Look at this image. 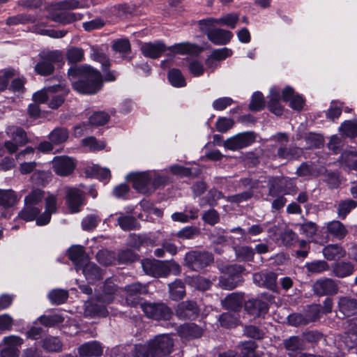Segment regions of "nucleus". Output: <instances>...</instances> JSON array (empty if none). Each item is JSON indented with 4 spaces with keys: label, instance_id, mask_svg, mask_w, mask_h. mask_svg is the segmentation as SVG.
<instances>
[{
    "label": "nucleus",
    "instance_id": "nucleus-1",
    "mask_svg": "<svg viewBox=\"0 0 357 357\" xmlns=\"http://www.w3.org/2000/svg\"><path fill=\"white\" fill-rule=\"evenodd\" d=\"M68 73L73 89L79 93L93 94L99 91L102 87L100 73L90 66H73L68 70Z\"/></svg>",
    "mask_w": 357,
    "mask_h": 357
},
{
    "label": "nucleus",
    "instance_id": "nucleus-2",
    "mask_svg": "<svg viewBox=\"0 0 357 357\" xmlns=\"http://www.w3.org/2000/svg\"><path fill=\"white\" fill-rule=\"evenodd\" d=\"M174 340L168 334L156 335L147 344H138L135 347V357H165L173 349Z\"/></svg>",
    "mask_w": 357,
    "mask_h": 357
},
{
    "label": "nucleus",
    "instance_id": "nucleus-3",
    "mask_svg": "<svg viewBox=\"0 0 357 357\" xmlns=\"http://www.w3.org/2000/svg\"><path fill=\"white\" fill-rule=\"evenodd\" d=\"M38 56L40 60L34 66V71L40 76H49L52 75L55 69L54 64L62 63L63 56L59 50L43 51Z\"/></svg>",
    "mask_w": 357,
    "mask_h": 357
},
{
    "label": "nucleus",
    "instance_id": "nucleus-4",
    "mask_svg": "<svg viewBox=\"0 0 357 357\" xmlns=\"http://www.w3.org/2000/svg\"><path fill=\"white\" fill-rule=\"evenodd\" d=\"M245 271L241 265L233 264L225 267L223 275L220 277L218 285L224 289L231 290L242 282L241 273Z\"/></svg>",
    "mask_w": 357,
    "mask_h": 357
},
{
    "label": "nucleus",
    "instance_id": "nucleus-5",
    "mask_svg": "<svg viewBox=\"0 0 357 357\" xmlns=\"http://www.w3.org/2000/svg\"><path fill=\"white\" fill-rule=\"evenodd\" d=\"M186 266L192 271H199L213 261V255L205 251H191L185 257Z\"/></svg>",
    "mask_w": 357,
    "mask_h": 357
},
{
    "label": "nucleus",
    "instance_id": "nucleus-6",
    "mask_svg": "<svg viewBox=\"0 0 357 357\" xmlns=\"http://www.w3.org/2000/svg\"><path fill=\"white\" fill-rule=\"evenodd\" d=\"M139 306L146 316L153 319L168 320L172 314L171 309L162 303H144Z\"/></svg>",
    "mask_w": 357,
    "mask_h": 357
},
{
    "label": "nucleus",
    "instance_id": "nucleus-7",
    "mask_svg": "<svg viewBox=\"0 0 357 357\" xmlns=\"http://www.w3.org/2000/svg\"><path fill=\"white\" fill-rule=\"evenodd\" d=\"M255 141L254 133L245 132L228 138L223 142L222 145L226 149L234 151L250 146Z\"/></svg>",
    "mask_w": 357,
    "mask_h": 357
},
{
    "label": "nucleus",
    "instance_id": "nucleus-8",
    "mask_svg": "<svg viewBox=\"0 0 357 357\" xmlns=\"http://www.w3.org/2000/svg\"><path fill=\"white\" fill-rule=\"evenodd\" d=\"M312 290L319 296L335 295L339 290L338 282L328 278H320L313 284Z\"/></svg>",
    "mask_w": 357,
    "mask_h": 357
},
{
    "label": "nucleus",
    "instance_id": "nucleus-9",
    "mask_svg": "<svg viewBox=\"0 0 357 357\" xmlns=\"http://www.w3.org/2000/svg\"><path fill=\"white\" fill-rule=\"evenodd\" d=\"M278 192L290 195L296 192V188L293 181L289 178H273L270 181L269 193L271 196H275Z\"/></svg>",
    "mask_w": 357,
    "mask_h": 357
},
{
    "label": "nucleus",
    "instance_id": "nucleus-10",
    "mask_svg": "<svg viewBox=\"0 0 357 357\" xmlns=\"http://www.w3.org/2000/svg\"><path fill=\"white\" fill-rule=\"evenodd\" d=\"M206 30H201L204 32L208 39L216 45H224L227 44L233 37V33L222 29H211L213 26H204Z\"/></svg>",
    "mask_w": 357,
    "mask_h": 357
},
{
    "label": "nucleus",
    "instance_id": "nucleus-11",
    "mask_svg": "<svg viewBox=\"0 0 357 357\" xmlns=\"http://www.w3.org/2000/svg\"><path fill=\"white\" fill-rule=\"evenodd\" d=\"M75 167V163L70 157L62 155L56 156L52 160V169L54 172L61 176L70 174Z\"/></svg>",
    "mask_w": 357,
    "mask_h": 357
},
{
    "label": "nucleus",
    "instance_id": "nucleus-12",
    "mask_svg": "<svg viewBox=\"0 0 357 357\" xmlns=\"http://www.w3.org/2000/svg\"><path fill=\"white\" fill-rule=\"evenodd\" d=\"M239 16L236 13H228L218 19L208 18L199 22L201 30H206L204 26H214L216 24L225 25L231 29H234L238 21Z\"/></svg>",
    "mask_w": 357,
    "mask_h": 357
},
{
    "label": "nucleus",
    "instance_id": "nucleus-13",
    "mask_svg": "<svg viewBox=\"0 0 357 357\" xmlns=\"http://www.w3.org/2000/svg\"><path fill=\"white\" fill-rule=\"evenodd\" d=\"M3 343L5 347L1 351V357L19 356L18 347L23 344V340L20 337L16 335L5 337Z\"/></svg>",
    "mask_w": 357,
    "mask_h": 357
},
{
    "label": "nucleus",
    "instance_id": "nucleus-14",
    "mask_svg": "<svg viewBox=\"0 0 357 357\" xmlns=\"http://www.w3.org/2000/svg\"><path fill=\"white\" fill-rule=\"evenodd\" d=\"M128 178L132 181L133 188L137 191L144 194L149 192L148 185L152 178L151 172L132 173L128 175Z\"/></svg>",
    "mask_w": 357,
    "mask_h": 357
},
{
    "label": "nucleus",
    "instance_id": "nucleus-15",
    "mask_svg": "<svg viewBox=\"0 0 357 357\" xmlns=\"http://www.w3.org/2000/svg\"><path fill=\"white\" fill-rule=\"evenodd\" d=\"M125 297L128 305H136L137 298L142 294L148 293L147 286L139 282L128 284L124 288Z\"/></svg>",
    "mask_w": 357,
    "mask_h": 357
},
{
    "label": "nucleus",
    "instance_id": "nucleus-16",
    "mask_svg": "<svg viewBox=\"0 0 357 357\" xmlns=\"http://www.w3.org/2000/svg\"><path fill=\"white\" fill-rule=\"evenodd\" d=\"M244 309L250 315L261 317L268 312V305L266 301L259 298H252L245 303Z\"/></svg>",
    "mask_w": 357,
    "mask_h": 357
},
{
    "label": "nucleus",
    "instance_id": "nucleus-17",
    "mask_svg": "<svg viewBox=\"0 0 357 357\" xmlns=\"http://www.w3.org/2000/svg\"><path fill=\"white\" fill-rule=\"evenodd\" d=\"M253 282L259 287H266L271 291H275L277 287V277L272 272L255 273L252 276Z\"/></svg>",
    "mask_w": 357,
    "mask_h": 357
},
{
    "label": "nucleus",
    "instance_id": "nucleus-18",
    "mask_svg": "<svg viewBox=\"0 0 357 357\" xmlns=\"http://www.w3.org/2000/svg\"><path fill=\"white\" fill-rule=\"evenodd\" d=\"M199 313L197 303L192 301H186L178 304L176 314L182 319H195Z\"/></svg>",
    "mask_w": 357,
    "mask_h": 357
},
{
    "label": "nucleus",
    "instance_id": "nucleus-19",
    "mask_svg": "<svg viewBox=\"0 0 357 357\" xmlns=\"http://www.w3.org/2000/svg\"><path fill=\"white\" fill-rule=\"evenodd\" d=\"M142 266L144 273L153 277L165 276V266L164 261L144 259L142 261Z\"/></svg>",
    "mask_w": 357,
    "mask_h": 357
},
{
    "label": "nucleus",
    "instance_id": "nucleus-20",
    "mask_svg": "<svg viewBox=\"0 0 357 357\" xmlns=\"http://www.w3.org/2000/svg\"><path fill=\"white\" fill-rule=\"evenodd\" d=\"M49 17L55 22L62 24H68L81 20L83 17V15L79 13L70 11H60L52 13Z\"/></svg>",
    "mask_w": 357,
    "mask_h": 357
},
{
    "label": "nucleus",
    "instance_id": "nucleus-21",
    "mask_svg": "<svg viewBox=\"0 0 357 357\" xmlns=\"http://www.w3.org/2000/svg\"><path fill=\"white\" fill-rule=\"evenodd\" d=\"M78 353L81 357H96L103 354V347L96 341L86 342L78 348Z\"/></svg>",
    "mask_w": 357,
    "mask_h": 357
},
{
    "label": "nucleus",
    "instance_id": "nucleus-22",
    "mask_svg": "<svg viewBox=\"0 0 357 357\" xmlns=\"http://www.w3.org/2000/svg\"><path fill=\"white\" fill-rule=\"evenodd\" d=\"M56 211V198L51 195L45 199V211L36 219V224L39 226L47 225L51 218V215Z\"/></svg>",
    "mask_w": 357,
    "mask_h": 357
},
{
    "label": "nucleus",
    "instance_id": "nucleus-23",
    "mask_svg": "<svg viewBox=\"0 0 357 357\" xmlns=\"http://www.w3.org/2000/svg\"><path fill=\"white\" fill-rule=\"evenodd\" d=\"M140 50L144 56L151 59H157L166 50V47L160 42L145 43L142 44Z\"/></svg>",
    "mask_w": 357,
    "mask_h": 357
},
{
    "label": "nucleus",
    "instance_id": "nucleus-24",
    "mask_svg": "<svg viewBox=\"0 0 357 357\" xmlns=\"http://www.w3.org/2000/svg\"><path fill=\"white\" fill-rule=\"evenodd\" d=\"M67 204L72 213L79 211V207L83 204L84 195L76 188H70L67 192Z\"/></svg>",
    "mask_w": 357,
    "mask_h": 357
},
{
    "label": "nucleus",
    "instance_id": "nucleus-25",
    "mask_svg": "<svg viewBox=\"0 0 357 357\" xmlns=\"http://www.w3.org/2000/svg\"><path fill=\"white\" fill-rule=\"evenodd\" d=\"M117 290L118 287L116 284H114L111 278L106 280L103 285L102 293L97 298L98 301L110 303L114 300V295L117 292Z\"/></svg>",
    "mask_w": 357,
    "mask_h": 357
},
{
    "label": "nucleus",
    "instance_id": "nucleus-26",
    "mask_svg": "<svg viewBox=\"0 0 357 357\" xmlns=\"http://www.w3.org/2000/svg\"><path fill=\"white\" fill-rule=\"evenodd\" d=\"M68 255L77 269L81 268L82 265L88 261L87 255L85 253L83 247L79 245L70 247L68 250Z\"/></svg>",
    "mask_w": 357,
    "mask_h": 357
},
{
    "label": "nucleus",
    "instance_id": "nucleus-27",
    "mask_svg": "<svg viewBox=\"0 0 357 357\" xmlns=\"http://www.w3.org/2000/svg\"><path fill=\"white\" fill-rule=\"evenodd\" d=\"M243 301V294L234 292L229 294L222 300L221 303L222 307L225 309L232 311H238L241 308Z\"/></svg>",
    "mask_w": 357,
    "mask_h": 357
},
{
    "label": "nucleus",
    "instance_id": "nucleus-28",
    "mask_svg": "<svg viewBox=\"0 0 357 357\" xmlns=\"http://www.w3.org/2000/svg\"><path fill=\"white\" fill-rule=\"evenodd\" d=\"M338 308L344 316H352L357 312V301L347 296L340 297Z\"/></svg>",
    "mask_w": 357,
    "mask_h": 357
},
{
    "label": "nucleus",
    "instance_id": "nucleus-29",
    "mask_svg": "<svg viewBox=\"0 0 357 357\" xmlns=\"http://www.w3.org/2000/svg\"><path fill=\"white\" fill-rule=\"evenodd\" d=\"M282 99L284 101L289 102L290 107L294 109L301 110L303 105V99L298 94H295L294 89L287 86L282 91Z\"/></svg>",
    "mask_w": 357,
    "mask_h": 357
},
{
    "label": "nucleus",
    "instance_id": "nucleus-30",
    "mask_svg": "<svg viewBox=\"0 0 357 357\" xmlns=\"http://www.w3.org/2000/svg\"><path fill=\"white\" fill-rule=\"evenodd\" d=\"M283 344L289 357H293L296 353L305 348L303 340L298 336H291L285 339L283 341Z\"/></svg>",
    "mask_w": 357,
    "mask_h": 357
},
{
    "label": "nucleus",
    "instance_id": "nucleus-31",
    "mask_svg": "<svg viewBox=\"0 0 357 357\" xmlns=\"http://www.w3.org/2000/svg\"><path fill=\"white\" fill-rule=\"evenodd\" d=\"M64 88L65 86L62 83L45 87L42 90L38 91L33 94V100L36 102V103L38 104L43 103L46 102L47 99L50 98V93L63 91Z\"/></svg>",
    "mask_w": 357,
    "mask_h": 357
},
{
    "label": "nucleus",
    "instance_id": "nucleus-32",
    "mask_svg": "<svg viewBox=\"0 0 357 357\" xmlns=\"http://www.w3.org/2000/svg\"><path fill=\"white\" fill-rule=\"evenodd\" d=\"M327 233L337 240H342L348 234L346 227L338 220L326 223Z\"/></svg>",
    "mask_w": 357,
    "mask_h": 357
},
{
    "label": "nucleus",
    "instance_id": "nucleus-33",
    "mask_svg": "<svg viewBox=\"0 0 357 357\" xmlns=\"http://www.w3.org/2000/svg\"><path fill=\"white\" fill-rule=\"evenodd\" d=\"M177 332L183 338H196L202 335V329L194 323L181 325Z\"/></svg>",
    "mask_w": 357,
    "mask_h": 357
},
{
    "label": "nucleus",
    "instance_id": "nucleus-34",
    "mask_svg": "<svg viewBox=\"0 0 357 357\" xmlns=\"http://www.w3.org/2000/svg\"><path fill=\"white\" fill-rule=\"evenodd\" d=\"M324 257L329 261L337 260L346 255L345 250L337 244H330L323 249Z\"/></svg>",
    "mask_w": 357,
    "mask_h": 357
},
{
    "label": "nucleus",
    "instance_id": "nucleus-35",
    "mask_svg": "<svg viewBox=\"0 0 357 357\" xmlns=\"http://www.w3.org/2000/svg\"><path fill=\"white\" fill-rule=\"evenodd\" d=\"M84 316L89 317H102L108 314V311L105 305L98 303H86L85 304Z\"/></svg>",
    "mask_w": 357,
    "mask_h": 357
},
{
    "label": "nucleus",
    "instance_id": "nucleus-36",
    "mask_svg": "<svg viewBox=\"0 0 357 357\" xmlns=\"http://www.w3.org/2000/svg\"><path fill=\"white\" fill-rule=\"evenodd\" d=\"M20 200L17 193L11 190H1L0 189V205L9 208L15 205Z\"/></svg>",
    "mask_w": 357,
    "mask_h": 357
},
{
    "label": "nucleus",
    "instance_id": "nucleus-37",
    "mask_svg": "<svg viewBox=\"0 0 357 357\" xmlns=\"http://www.w3.org/2000/svg\"><path fill=\"white\" fill-rule=\"evenodd\" d=\"M6 133L8 137L19 144L20 146L27 142V137L25 131L17 126H10L6 129Z\"/></svg>",
    "mask_w": 357,
    "mask_h": 357
},
{
    "label": "nucleus",
    "instance_id": "nucleus-38",
    "mask_svg": "<svg viewBox=\"0 0 357 357\" xmlns=\"http://www.w3.org/2000/svg\"><path fill=\"white\" fill-rule=\"evenodd\" d=\"M117 218V223L123 231L137 229L139 228V224L136 218L131 215H126L123 213H119Z\"/></svg>",
    "mask_w": 357,
    "mask_h": 357
},
{
    "label": "nucleus",
    "instance_id": "nucleus-39",
    "mask_svg": "<svg viewBox=\"0 0 357 357\" xmlns=\"http://www.w3.org/2000/svg\"><path fill=\"white\" fill-rule=\"evenodd\" d=\"M280 93L276 89H271L269 95L268 107L276 115H280L282 112V107L280 104Z\"/></svg>",
    "mask_w": 357,
    "mask_h": 357
},
{
    "label": "nucleus",
    "instance_id": "nucleus-40",
    "mask_svg": "<svg viewBox=\"0 0 357 357\" xmlns=\"http://www.w3.org/2000/svg\"><path fill=\"white\" fill-rule=\"evenodd\" d=\"M333 271L335 276L345 278L353 274L354 266L351 262L341 261L334 265Z\"/></svg>",
    "mask_w": 357,
    "mask_h": 357
},
{
    "label": "nucleus",
    "instance_id": "nucleus-41",
    "mask_svg": "<svg viewBox=\"0 0 357 357\" xmlns=\"http://www.w3.org/2000/svg\"><path fill=\"white\" fill-rule=\"evenodd\" d=\"M169 291L172 300L178 301L182 299L185 294L183 282L180 280H176L172 283L169 284Z\"/></svg>",
    "mask_w": 357,
    "mask_h": 357
},
{
    "label": "nucleus",
    "instance_id": "nucleus-42",
    "mask_svg": "<svg viewBox=\"0 0 357 357\" xmlns=\"http://www.w3.org/2000/svg\"><path fill=\"white\" fill-rule=\"evenodd\" d=\"M82 273L87 280H97L101 278L102 273L98 267L93 263L88 261L81 267Z\"/></svg>",
    "mask_w": 357,
    "mask_h": 357
},
{
    "label": "nucleus",
    "instance_id": "nucleus-43",
    "mask_svg": "<svg viewBox=\"0 0 357 357\" xmlns=\"http://www.w3.org/2000/svg\"><path fill=\"white\" fill-rule=\"evenodd\" d=\"M342 165L348 167L350 169H357V151H345L340 157Z\"/></svg>",
    "mask_w": 357,
    "mask_h": 357
},
{
    "label": "nucleus",
    "instance_id": "nucleus-44",
    "mask_svg": "<svg viewBox=\"0 0 357 357\" xmlns=\"http://www.w3.org/2000/svg\"><path fill=\"white\" fill-rule=\"evenodd\" d=\"M42 347L48 351L59 352L61 351L62 343L58 337L49 336L43 340Z\"/></svg>",
    "mask_w": 357,
    "mask_h": 357
},
{
    "label": "nucleus",
    "instance_id": "nucleus-45",
    "mask_svg": "<svg viewBox=\"0 0 357 357\" xmlns=\"http://www.w3.org/2000/svg\"><path fill=\"white\" fill-rule=\"evenodd\" d=\"M40 212V208L29 204H26L24 208L19 213V218L25 221H32L36 219Z\"/></svg>",
    "mask_w": 357,
    "mask_h": 357
},
{
    "label": "nucleus",
    "instance_id": "nucleus-46",
    "mask_svg": "<svg viewBox=\"0 0 357 357\" xmlns=\"http://www.w3.org/2000/svg\"><path fill=\"white\" fill-rule=\"evenodd\" d=\"M172 52L180 54H192L198 52V47L189 43L175 44L169 48Z\"/></svg>",
    "mask_w": 357,
    "mask_h": 357
},
{
    "label": "nucleus",
    "instance_id": "nucleus-47",
    "mask_svg": "<svg viewBox=\"0 0 357 357\" xmlns=\"http://www.w3.org/2000/svg\"><path fill=\"white\" fill-rule=\"evenodd\" d=\"M200 234L199 228L195 226H188L179 230L176 236L182 240H190L199 236Z\"/></svg>",
    "mask_w": 357,
    "mask_h": 357
},
{
    "label": "nucleus",
    "instance_id": "nucleus-48",
    "mask_svg": "<svg viewBox=\"0 0 357 357\" xmlns=\"http://www.w3.org/2000/svg\"><path fill=\"white\" fill-rule=\"evenodd\" d=\"M68 137V132L67 129L63 128H56L49 135V139L54 144L63 143Z\"/></svg>",
    "mask_w": 357,
    "mask_h": 357
},
{
    "label": "nucleus",
    "instance_id": "nucleus-49",
    "mask_svg": "<svg viewBox=\"0 0 357 357\" xmlns=\"http://www.w3.org/2000/svg\"><path fill=\"white\" fill-rule=\"evenodd\" d=\"M91 59L101 63L102 70L106 71L110 66L109 60L106 55L95 46L91 47Z\"/></svg>",
    "mask_w": 357,
    "mask_h": 357
},
{
    "label": "nucleus",
    "instance_id": "nucleus-50",
    "mask_svg": "<svg viewBox=\"0 0 357 357\" xmlns=\"http://www.w3.org/2000/svg\"><path fill=\"white\" fill-rule=\"evenodd\" d=\"M36 19L33 16L27 14H20L11 16L7 18L6 24L8 26L17 25L20 24H26L35 22Z\"/></svg>",
    "mask_w": 357,
    "mask_h": 357
},
{
    "label": "nucleus",
    "instance_id": "nucleus-51",
    "mask_svg": "<svg viewBox=\"0 0 357 357\" xmlns=\"http://www.w3.org/2000/svg\"><path fill=\"white\" fill-rule=\"evenodd\" d=\"M50 302L55 305L63 303L68 297V293L64 289H54L48 295Z\"/></svg>",
    "mask_w": 357,
    "mask_h": 357
},
{
    "label": "nucleus",
    "instance_id": "nucleus-52",
    "mask_svg": "<svg viewBox=\"0 0 357 357\" xmlns=\"http://www.w3.org/2000/svg\"><path fill=\"white\" fill-rule=\"evenodd\" d=\"M305 267L310 273H321L329 269L328 264L323 260L307 262Z\"/></svg>",
    "mask_w": 357,
    "mask_h": 357
},
{
    "label": "nucleus",
    "instance_id": "nucleus-53",
    "mask_svg": "<svg viewBox=\"0 0 357 357\" xmlns=\"http://www.w3.org/2000/svg\"><path fill=\"white\" fill-rule=\"evenodd\" d=\"M281 243L284 246H291L298 241V235L290 229H285L280 235Z\"/></svg>",
    "mask_w": 357,
    "mask_h": 357
},
{
    "label": "nucleus",
    "instance_id": "nucleus-54",
    "mask_svg": "<svg viewBox=\"0 0 357 357\" xmlns=\"http://www.w3.org/2000/svg\"><path fill=\"white\" fill-rule=\"evenodd\" d=\"M168 79L172 85L175 87H182L186 85L185 79L179 70H171L168 73Z\"/></svg>",
    "mask_w": 357,
    "mask_h": 357
},
{
    "label": "nucleus",
    "instance_id": "nucleus-55",
    "mask_svg": "<svg viewBox=\"0 0 357 357\" xmlns=\"http://www.w3.org/2000/svg\"><path fill=\"white\" fill-rule=\"evenodd\" d=\"M33 32L42 36H47L52 38H61L64 37L68 31L66 30H54L40 29L37 26H34Z\"/></svg>",
    "mask_w": 357,
    "mask_h": 357
},
{
    "label": "nucleus",
    "instance_id": "nucleus-56",
    "mask_svg": "<svg viewBox=\"0 0 357 357\" xmlns=\"http://www.w3.org/2000/svg\"><path fill=\"white\" fill-rule=\"evenodd\" d=\"M89 171L91 175L100 180H105L110 177V171L107 168H102L99 165H93L86 170L87 174Z\"/></svg>",
    "mask_w": 357,
    "mask_h": 357
},
{
    "label": "nucleus",
    "instance_id": "nucleus-57",
    "mask_svg": "<svg viewBox=\"0 0 357 357\" xmlns=\"http://www.w3.org/2000/svg\"><path fill=\"white\" fill-rule=\"evenodd\" d=\"M236 255L243 261H250L255 255L254 250L249 246H238L234 248Z\"/></svg>",
    "mask_w": 357,
    "mask_h": 357
},
{
    "label": "nucleus",
    "instance_id": "nucleus-58",
    "mask_svg": "<svg viewBox=\"0 0 357 357\" xmlns=\"http://www.w3.org/2000/svg\"><path fill=\"white\" fill-rule=\"evenodd\" d=\"M356 202L351 199L340 202L338 206V216L344 219L351 210L356 208Z\"/></svg>",
    "mask_w": 357,
    "mask_h": 357
},
{
    "label": "nucleus",
    "instance_id": "nucleus-59",
    "mask_svg": "<svg viewBox=\"0 0 357 357\" xmlns=\"http://www.w3.org/2000/svg\"><path fill=\"white\" fill-rule=\"evenodd\" d=\"M265 105L263 94L261 92H255L252 95L249 108L252 111H260Z\"/></svg>",
    "mask_w": 357,
    "mask_h": 357
},
{
    "label": "nucleus",
    "instance_id": "nucleus-60",
    "mask_svg": "<svg viewBox=\"0 0 357 357\" xmlns=\"http://www.w3.org/2000/svg\"><path fill=\"white\" fill-rule=\"evenodd\" d=\"M218 321L222 326L225 328H232L237 325L238 319L230 312H225L220 315Z\"/></svg>",
    "mask_w": 357,
    "mask_h": 357
},
{
    "label": "nucleus",
    "instance_id": "nucleus-61",
    "mask_svg": "<svg viewBox=\"0 0 357 357\" xmlns=\"http://www.w3.org/2000/svg\"><path fill=\"white\" fill-rule=\"evenodd\" d=\"M66 58L70 63L80 62L84 58V51L82 48L73 47L68 50Z\"/></svg>",
    "mask_w": 357,
    "mask_h": 357
},
{
    "label": "nucleus",
    "instance_id": "nucleus-62",
    "mask_svg": "<svg viewBox=\"0 0 357 357\" xmlns=\"http://www.w3.org/2000/svg\"><path fill=\"white\" fill-rule=\"evenodd\" d=\"M202 219L204 222L211 226L218 224L220 220V214L213 208L205 211L202 215Z\"/></svg>",
    "mask_w": 357,
    "mask_h": 357
},
{
    "label": "nucleus",
    "instance_id": "nucleus-63",
    "mask_svg": "<svg viewBox=\"0 0 357 357\" xmlns=\"http://www.w3.org/2000/svg\"><path fill=\"white\" fill-rule=\"evenodd\" d=\"M109 116L105 112H94L89 118V123L93 126H100L108 122Z\"/></svg>",
    "mask_w": 357,
    "mask_h": 357
},
{
    "label": "nucleus",
    "instance_id": "nucleus-64",
    "mask_svg": "<svg viewBox=\"0 0 357 357\" xmlns=\"http://www.w3.org/2000/svg\"><path fill=\"white\" fill-rule=\"evenodd\" d=\"M340 129L347 137L354 138L357 136V124L354 121L344 122Z\"/></svg>",
    "mask_w": 357,
    "mask_h": 357
}]
</instances>
